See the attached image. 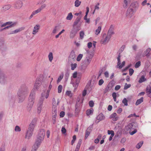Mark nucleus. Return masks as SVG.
<instances>
[{
    "label": "nucleus",
    "instance_id": "46",
    "mask_svg": "<svg viewBox=\"0 0 151 151\" xmlns=\"http://www.w3.org/2000/svg\"><path fill=\"white\" fill-rule=\"evenodd\" d=\"M127 102L128 101L127 99L125 98H124L122 101V103L124 104L125 106H127L128 105Z\"/></svg>",
    "mask_w": 151,
    "mask_h": 151
},
{
    "label": "nucleus",
    "instance_id": "48",
    "mask_svg": "<svg viewBox=\"0 0 151 151\" xmlns=\"http://www.w3.org/2000/svg\"><path fill=\"white\" fill-rule=\"evenodd\" d=\"M84 33L83 31H81L80 32V36L81 39H82L84 37Z\"/></svg>",
    "mask_w": 151,
    "mask_h": 151
},
{
    "label": "nucleus",
    "instance_id": "1",
    "mask_svg": "<svg viewBox=\"0 0 151 151\" xmlns=\"http://www.w3.org/2000/svg\"><path fill=\"white\" fill-rule=\"evenodd\" d=\"M41 85V81L39 79H37L34 85V87L31 91L28 99L27 109L29 111L31 110L35 102V92L39 89Z\"/></svg>",
    "mask_w": 151,
    "mask_h": 151
},
{
    "label": "nucleus",
    "instance_id": "59",
    "mask_svg": "<svg viewBox=\"0 0 151 151\" xmlns=\"http://www.w3.org/2000/svg\"><path fill=\"white\" fill-rule=\"evenodd\" d=\"M99 3H98L95 6V9L93 12V14L95 12V10L96 9L99 10Z\"/></svg>",
    "mask_w": 151,
    "mask_h": 151
},
{
    "label": "nucleus",
    "instance_id": "32",
    "mask_svg": "<svg viewBox=\"0 0 151 151\" xmlns=\"http://www.w3.org/2000/svg\"><path fill=\"white\" fill-rule=\"evenodd\" d=\"M143 97H141L140 99L137 100L135 103V105L137 106L141 104L143 101Z\"/></svg>",
    "mask_w": 151,
    "mask_h": 151
},
{
    "label": "nucleus",
    "instance_id": "15",
    "mask_svg": "<svg viewBox=\"0 0 151 151\" xmlns=\"http://www.w3.org/2000/svg\"><path fill=\"white\" fill-rule=\"evenodd\" d=\"M23 6V3L21 1H17L14 4V7L16 9H19L21 8Z\"/></svg>",
    "mask_w": 151,
    "mask_h": 151
},
{
    "label": "nucleus",
    "instance_id": "25",
    "mask_svg": "<svg viewBox=\"0 0 151 151\" xmlns=\"http://www.w3.org/2000/svg\"><path fill=\"white\" fill-rule=\"evenodd\" d=\"M134 123H133L129 124L126 127V128L127 131H131L132 129H134L133 128Z\"/></svg>",
    "mask_w": 151,
    "mask_h": 151
},
{
    "label": "nucleus",
    "instance_id": "31",
    "mask_svg": "<svg viewBox=\"0 0 151 151\" xmlns=\"http://www.w3.org/2000/svg\"><path fill=\"white\" fill-rule=\"evenodd\" d=\"M11 7V6L10 4H7L3 6L2 7L3 10L5 11L10 9Z\"/></svg>",
    "mask_w": 151,
    "mask_h": 151
},
{
    "label": "nucleus",
    "instance_id": "50",
    "mask_svg": "<svg viewBox=\"0 0 151 151\" xmlns=\"http://www.w3.org/2000/svg\"><path fill=\"white\" fill-rule=\"evenodd\" d=\"M83 55L81 54H80L78 56V57L77 58V60L78 61H80Z\"/></svg>",
    "mask_w": 151,
    "mask_h": 151
},
{
    "label": "nucleus",
    "instance_id": "62",
    "mask_svg": "<svg viewBox=\"0 0 151 151\" xmlns=\"http://www.w3.org/2000/svg\"><path fill=\"white\" fill-rule=\"evenodd\" d=\"M137 130L136 129H134V131H132V132H131L130 131H129V134L130 135H133L135 133H136L137 132Z\"/></svg>",
    "mask_w": 151,
    "mask_h": 151
},
{
    "label": "nucleus",
    "instance_id": "61",
    "mask_svg": "<svg viewBox=\"0 0 151 151\" xmlns=\"http://www.w3.org/2000/svg\"><path fill=\"white\" fill-rule=\"evenodd\" d=\"M50 89H48L47 91H45V92L47 93V95L46 96V99L48 98V97L49 96V93H50Z\"/></svg>",
    "mask_w": 151,
    "mask_h": 151
},
{
    "label": "nucleus",
    "instance_id": "34",
    "mask_svg": "<svg viewBox=\"0 0 151 151\" xmlns=\"http://www.w3.org/2000/svg\"><path fill=\"white\" fill-rule=\"evenodd\" d=\"M131 0H124V4L123 5V7H127L128 4H129L131 1Z\"/></svg>",
    "mask_w": 151,
    "mask_h": 151
},
{
    "label": "nucleus",
    "instance_id": "20",
    "mask_svg": "<svg viewBox=\"0 0 151 151\" xmlns=\"http://www.w3.org/2000/svg\"><path fill=\"white\" fill-rule=\"evenodd\" d=\"M76 59V55L75 52L72 51H71L69 57V61L70 62V60H74Z\"/></svg>",
    "mask_w": 151,
    "mask_h": 151
},
{
    "label": "nucleus",
    "instance_id": "8",
    "mask_svg": "<svg viewBox=\"0 0 151 151\" xmlns=\"http://www.w3.org/2000/svg\"><path fill=\"white\" fill-rule=\"evenodd\" d=\"M120 57V53H119L117 58L118 62L117 63V66H116L117 68H118L120 69L122 68L123 67H124L125 63V61H124L122 62V64H121Z\"/></svg>",
    "mask_w": 151,
    "mask_h": 151
},
{
    "label": "nucleus",
    "instance_id": "41",
    "mask_svg": "<svg viewBox=\"0 0 151 151\" xmlns=\"http://www.w3.org/2000/svg\"><path fill=\"white\" fill-rule=\"evenodd\" d=\"M81 142H82V139H79L78 142L77 143V145H76V149H78L79 150V148L80 147V146L81 145Z\"/></svg>",
    "mask_w": 151,
    "mask_h": 151
},
{
    "label": "nucleus",
    "instance_id": "56",
    "mask_svg": "<svg viewBox=\"0 0 151 151\" xmlns=\"http://www.w3.org/2000/svg\"><path fill=\"white\" fill-rule=\"evenodd\" d=\"M108 134H111V135L114 136V134L113 131V130H109L108 131Z\"/></svg>",
    "mask_w": 151,
    "mask_h": 151
},
{
    "label": "nucleus",
    "instance_id": "55",
    "mask_svg": "<svg viewBox=\"0 0 151 151\" xmlns=\"http://www.w3.org/2000/svg\"><path fill=\"white\" fill-rule=\"evenodd\" d=\"M131 85L130 84H127V83H126L125 84L124 89L126 90L128 88L130 87Z\"/></svg>",
    "mask_w": 151,
    "mask_h": 151
},
{
    "label": "nucleus",
    "instance_id": "30",
    "mask_svg": "<svg viewBox=\"0 0 151 151\" xmlns=\"http://www.w3.org/2000/svg\"><path fill=\"white\" fill-rule=\"evenodd\" d=\"M9 101L12 103H14L15 100V96L14 95H12L9 97Z\"/></svg>",
    "mask_w": 151,
    "mask_h": 151
},
{
    "label": "nucleus",
    "instance_id": "51",
    "mask_svg": "<svg viewBox=\"0 0 151 151\" xmlns=\"http://www.w3.org/2000/svg\"><path fill=\"white\" fill-rule=\"evenodd\" d=\"M58 30V27L57 26H55L52 32V33L55 34L56 33L57 31Z\"/></svg>",
    "mask_w": 151,
    "mask_h": 151
},
{
    "label": "nucleus",
    "instance_id": "36",
    "mask_svg": "<svg viewBox=\"0 0 151 151\" xmlns=\"http://www.w3.org/2000/svg\"><path fill=\"white\" fill-rule=\"evenodd\" d=\"M48 57L50 62H52L53 59V55L52 52H50L48 55Z\"/></svg>",
    "mask_w": 151,
    "mask_h": 151
},
{
    "label": "nucleus",
    "instance_id": "44",
    "mask_svg": "<svg viewBox=\"0 0 151 151\" xmlns=\"http://www.w3.org/2000/svg\"><path fill=\"white\" fill-rule=\"evenodd\" d=\"M86 15H85V16L84 17V20H85L86 19H87V16L88 14V13L89 12V7H87L86 8Z\"/></svg>",
    "mask_w": 151,
    "mask_h": 151
},
{
    "label": "nucleus",
    "instance_id": "63",
    "mask_svg": "<svg viewBox=\"0 0 151 151\" xmlns=\"http://www.w3.org/2000/svg\"><path fill=\"white\" fill-rule=\"evenodd\" d=\"M94 102L92 101H89V106L91 107H93L94 106Z\"/></svg>",
    "mask_w": 151,
    "mask_h": 151
},
{
    "label": "nucleus",
    "instance_id": "14",
    "mask_svg": "<svg viewBox=\"0 0 151 151\" xmlns=\"http://www.w3.org/2000/svg\"><path fill=\"white\" fill-rule=\"evenodd\" d=\"M43 101L39 100L37 104V110L38 114H40L42 110Z\"/></svg>",
    "mask_w": 151,
    "mask_h": 151
},
{
    "label": "nucleus",
    "instance_id": "27",
    "mask_svg": "<svg viewBox=\"0 0 151 151\" xmlns=\"http://www.w3.org/2000/svg\"><path fill=\"white\" fill-rule=\"evenodd\" d=\"M47 95V93L45 92V91H43L41 94V96L40 97V100L44 101L45 99V98H46V96Z\"/></svg>",
    "mask_w": 151,
    "mask_h": 151
},
{
    "label": "nucleus",
    "instance_id": "26",
    "mask_svg": "<svg viewBox=\"0 0 151 151\" xmlns=\"http://www.w3.org/2000/svg\"><path fill=\"white\" fill-rule=\"evenodd\" d=\"M146 93L148 96L151 98V88L150 86H148L146 88Z\"/></svg>",
    "mask_w": 151,
    "mask_h": 151
},
{
    "label": "nucleus",
    "instance_id": "16",
    "mask_svg": "<svg viewBox=\"0 0 151 151\" xmlns=\"http://www.w3.org/2000/svg\"><path fill=\"white\" fill-rule=\"evenodd\" d=\"M81 17L82 16H79L76 18V20H75V21L74 22L73 26V27H76L79 24H80L81 25V24H78L80 22V20L81 19Z\"/></svg>",
    "mask_w": 151,
    "mask_h": 151
},
{
    "label": "nucleus",
    "instance_id": "35",
    "mask_svg": "<svg viewBox=\"0 0 151 151\" xmlns=\"http://www.w3.org/2000/svg\"><path fill=\"white\" fill-rule=\"evenodd\" d=\"M93 109L92 108H91L90 109H88L86 111V114L88 116L92 115L93 113Z\"/></svg>",
    "mask_w": 151,
    "mask_h": 151
},
{
    "label": "nucleus",
    "instance_id": "29",
    "mask_svg": "<svg viewBox=\"0 0 151 151\" xmlns=\"http://www.w3.org/2000/svg\"><path fill=\"white\" fill-rule=\"evenodd\" d=\"M96 118L97 120L99 121H101L105 119V117L102 113H100L97 116Z\"/></svg>",
    "mask_w": 151,
    "mask_h": 151
},
{
    "label": "nucleus",
    "instance_id": "52",
    "mask_svg": "<svg viewBox=\"0 0 151 151\" xmlns=\"http://www.w3.org/2000/svg\"><path fill=\"white\" fill-rule=\"evenodd\" d=\"M63 75H61L58 77L57 80V83H59L63 78Z\"/></svg>",
    "mask_w": 151,
    "mask_h": 151
},
{
    "label": "nucleus",
    "instance_id": "2",
    "mask_svg": "<svg viewBox=\"0 0 151 151\" xmlns=\"http://www.w3.org/2000/svg\"><path fill=\"white\" fill-rule=\"evenodd\" d=\"M29 92L27 86L25 84L22 85L19 88L17 93L19 102H22L24 100Z\"/></svg>",
    "mask_w": 151,
    "mask_h": 151
},
{
    "label": "nucleus",
    "instance_id": "21",
    "mask_svg": "<svg viewBox=\"0 0 151 151\" xmlns=\"http://www.w3.org/2000/svg\"><path fill=\"white\" fill-rule=\"evenodd\" d=\"M33 132V131L28 129L25 137V138L28 139H29L32 136Z\"/></svg>",
    "mask_w": 151,
    "mask_h": 151
},
{
    "label": "nucleus",
    "instance_id": "57",
    "mask_svg": "<svg viewBox=\"0 0 151 151\" xmlns=\"http://www.w3.org/2000/svg\"><path fill=\"white\" fill-rule=\"evenodd\" d=\"M91 132L89 131H88V130H86V134H85V138L86 139L88 137V136H89V134H90V133Z\"/></svg>",
    "mask_w": 151,
    "mask_h": 151
},
{
    "label": "nucleus",
    "instance_id": "49",
    "mask_svg": "<svg viewBox=\"0 0 151 151\" xmlns=\"http://www.w3.org/2000/svg\"><path fill=\"white\" fill-rule=\"evenodd\" d=\"M62 89V86L61 85H59L58 87V92L60 93L61 92Z\"/></svg>",
    "mask_w": 151,
    "mask_h": 151
},
{
    "label": "nucleus",
    "instance_id": "58",
    "mask_svg": "<svg viewBox=\"0 0 151 151\" xmlns=\"http://www.w3.org/2000/svg\"><path fill=\"white\" fill-rule=\"evenodd\" d=\"M47 5L46 4H42V5L39 8L42 11L43 9L46 7Z\"/></svg>",
    "mask_w": 151,
    "mask_h": 151
},
{
    "label": "nucleus",
    "instance_id": "18",
    "mask_svg": "<svg viewBox=\"0 0 151 151\" xmlns=\"http://www.w3.org/2000/svg\"><path fill=\"white\" fill-rule=\"evenodd\" d=\"M113 87V86L112 83L111 82H110L107 85L106 88L105 89L104 91V93L105 94L109 92L111 89Z\"/></svg>",
    "mask_w": 151,
    "mask_h": 151
},
{
    "label": "nucleus",
    "instance_id": "19",
    "mask_svg": "<svg viewBox=\"0 0 151 151\" xmlns=\"http://www.w3.org/2000/svg\"><path fill=\"white\" fill-rule=\"evenodd\" d=\"M25 28L24 27H22L18 29H17L11 31L9 33V34H13L17 33L22 30H24Z\"/></svg>",
    "mask_w": 151,
    "mask_h": 151
},
{
    "label": "nucleus",
    "instance_id": "12",
    "mask_svg": "<svg viewBox=\"0 0 151 151\" xmlns=\"http://www.w3.org/2000/svg\"><path fill=\"white\" fill-rule=\"evenodd\" d=\"M87 56V57H86L85 60V63L86 66L88 65L90 63L93 55H92L90 54L89 53H88Z\"/></svg>",
    "mask_w": 151,
    "mask_h": 151
},
{
    "label": "nucleus",
    "instance_id": "24",
    "mask_svg": "<svg viewBox=\"0 0 151 151\" xmlns=\"http://www.w3.org/2000/svg\"><path fill=\"white\" fill-rule=\"evenodd\" d=\"M116 114L115 113H114L112 114L110 116V119H112V120L114 121H116L118 120V117L116 116Z\"/></svg>",
    "mask_w": 151,
    "mask_h": 151
},
{
    "label": "nucleus",
    "instance_id": "37",
    "mask_svg": "<svg viewBox=\"0 0 151 151\" xmlns=\"http://www.w3.org/2000/svg\"><path fill=\"white\" fill-rule=\"evenodd\" d=\"M73 17V15L72 13L70 12L68 13L66 17V19L68 20H71Z\"/></svg>",
    "mask_w": 151,
    "mask_h": 151
},
{
    "label": "nucleus",
    "instance_id": "28",
    "mask_svg": "<svg viewBox=\"0 0 151 151\" xmlns=\"http://www.w3.org/2000/svg\"><path fill=\"white\" fill-rule=\"evenodd\" d=\"M40 144H37L35 143V144L33 145L32 149L31 151H36L37 149L40 145Z\"/></svg>",
    "mask_w": 151,
    "mask_h": 151
},
{
    "label": "nucleus",
    "instance_id": "38",
    "mask_svg": "<svg viewBox=\"0 0 151 151\" xmlns=\"http://www.w3.org/2000/svg\"><path fill=\"white\" fill-rule=\"evenodd\" d=\"M146 80V79L145 78L144 75L142 76L140 78L139 80V83H142Z\"/></svg>",
    "mask_w": 151,
    "mask_h": 151
},
{
    "label": "nucleus",
    "instance_id": "54",
    "mask_svg": "<svg viewBox=\"0 0 151 151\" xmlns=\"http://www.w3.org/2000/svg\"><path fill=\"white\" fill-rule=\"evenodd\" d=\"M14 130L16 132H20L21 129L18 126H16Z\"/></svg>",
    "mask_w": 151,
    "mask_h": 151
},
{
    "label": "nucleus",
    "instance_id": "42",
    "mask_svg": "<svg viewBox=\"0 0 151 151\" xmlns=\"http://www.w3.org/2000/svg\"><path fill=\"white\" fill-rule=\"evenodd\" d=\"M77 65V64L76 63L71 64L70 66L71 70H74V69L76 68Z\"/></svg>",
    "mask_w": 151,
    "mask_h": 151
},
{
    "label": "nucleus",
    "instance_id": "4",
    "mask_svg": "<svg viewBox=\"0 0 151 151\" xmlns=\"http://www.w3.org/2000/svg\"><path fill=\"white\" fill-rule=\"evenodd\" d=\"M45 134V132L44 129L40 130L37 136L35 143L40 145L44 139Z\"/></svg>",
    "mask_w": 151,
    "mask_h": 151
},
{
    "label": "nucleus",
    "instance_id": "9",
    "mask_svg": "<svg viewBox=\"0 0 151 151\" xmlns=\"http://www.w3.org/2000/svg\"><path fill=\"white\" fill-rule=\"evenodd\" d=\"M57 117V110L55 108H52V122L53 124H55L56 123V120Z\"/></svg>",
    "mask_w": 151,
    "mask_h": 151
},
{
    "label": "nucleus",
    "instance_id": "11",
    "mask_svg": "<svg viewBox=\"0 0 151 151\" xmlns=\"http://www.w3.org/2000/svg\"><path fill=\"white\" fill-rule=\"evenodd\" d=\"M36 119H33L29 124L28 129L33 131L36 124Z\"/></svg>",
    "mask_w": 151,
    "mask_h": 151
},
{
    "label": "nucleus",
    "instance_id": "40",
    "mask_svg": "<svg viewBox=\"0 0 151 151\" xmlns=\"http://www.w3.org/2000/svg\"><path fill=\"white\" fill-rule=\"evenodd\" d=\"M81 1L79 0H76L75 2V6L76 7H78L81 4Z\"/></svg>",
    "mask_w": 151,
    "mask_h": 151
},
{
    "label": "nucleus",
    "instance_id": "7",
    "mask_svg": "<svg viewBox=\"0 0 151 151\" xmlns=\"http://www.w3.org/2000/svg\"><path fill=\"white\" fill-rule=\"evenodd\" d=\"M110 38L108 35H106V34H104L101 41V43L102 44H106L109 41Z\"/></svg>",
    "mask_w": 151,
    "mask_h": 151
},
{
    "label": "nucleus",
    "instance_id": "45",
    "mask_svg": "<svg viewBox=\"0 0 151 151\" xmlns=\"http://www.w3.org/2000/svg\"><path fill=\"white\" fill-rule=\"evenodd\" d=\"M101 30V26L99 27L98 29L96 30L95 34L97 35L99 34L100 33Z\"/></svg>",
    "mask_w": 151,
    "mask_h": 151
},
{
    "label": "nucleus",
    "instance_id": "17",
    "mask_svg": "<svg viewBox=\"0 0 151 151\" xmlns=\"http://www.w3.org/2000/svg\"><path fill=\"white\" fill-rule=\"evenodd\" d=\"M114 27L112 25H111L108 31L107 35L109 37L111 38V35H114Z\"/></svg>",
    "mask_w": 151,
    "mask_h": 151
},
{
    "label": "nucleus",
    "instance_id": "3",
    "mask_svg": "<svg viewBox=\"0 0 151 151\" xmlns=\"http://www.w3.org/2000/svg\"><path fill=\"white\" fill-rule=\"evenodd\" d=\"M45 134V132L44 129L40 130L37 136L35 143L40 145L44 139Z\"/></svg>",
    "mask_w": 151,
    "mask_h": 151
},
{
    "label": "nucleus",
    "instance_id": "13",
    "mask_svg": "<svg viewBox=\"0 0 151 151\" xmlns=\"http://www.w3.org/2000/svg\"><path fill=\"white\" fill-rule=\"evenodd\" d=\"M40 29V25L39 24L35 25L34 27L32 33L34 35H36L39 32Z\"/></svg>",
    "mask_w": 151,
    "mask_h": 151
},
{
    "label": "nucleus",
    "instance_id": "5",
    "mask_svg": "<svg viewBox=\"0 0 151 151\" xmlns=\"http://www.w3.org/2000/svg\"><path fill=\"white\" fill-rule=\"evenodd\" d=\"M81 29V25H78L76 27H73L71 29L70 34V37L73 38L76 36L77 32Z\"/></svg>",
    "mask_w": 151,
    "mask_h": 151
},
{
    "label": "nucleus",
    "instance_id": "60",
    "mask_svg": "<svg viewBox=\"0 0 151 151\" xmlns=\"http://www.w3.org/2000/svg\"><path fill=\"white\" fill-rule=\"evenodd\" d=\"M37 14L36 13V12L35 11H34L30 16L29 17V19H31L33 16L34 15H35V14Z\"/></svg>",
    "mask_w": 151,
    "mask_h": 151
},
{
    "label": "nucleus",
    "instance_id": "23",
    "mask_svg": "<svg viewBox=\"0 0 151 151\" xmlns=\"http://www.w3.org/2000/svg\"><path fill=\"white\" fill-rule=\"evenodd\" d=\"M130 6L135 9H137L139 7V3L137 1L133 2L131 3Z\"/></svg>",
    "mask_w": 151,
    "mask_h": 151
},
{
    "label": "nucleus",
    "instance_id": "47",
    "mask_svg": "<svg viewBox=\"0 0 151 151\" xmlns=\"http://www.w3.org/2000/svg\"><path fill=\"white\" fill-rule=\"evenodd\" d=\"M66 95L70 97L72 96V93L70 91H66Z\"/></svg>",
    "mask_w": 151,
    "mask_h": 151
},
{
    "label": "nucleus",
    "instance_id": "64",
    "mask_svg": "<svg viewBox=\"0 0 151 151\" xmlns=\"http://www.w3.org/2000/svg\"><path fill=\"white\" fill-rule=\"evenodd\" d=\"M129 70V75L130 76H131L134 73V70L132 68H130Z\"/></svg>",
    "mask_w": 151,
    "mask_h": 151
},
{
    "label": "nucleus",
    "instance_id": "43",
    "mask_svg": "<svg viewBox=\"0 0 151 151\" xmlns=\"http://www.w3.org/2000/svg\"><path fill=\"white\" fill-rule=\"evenodd\" d=\"M143 142V141H141L136 146V147L138 149L140 148L142 145Z\"/></svg>",
    "mask_w": 151,
    "mask_h": 151
},
{
    "label": "nucleus",
    "instance_id": "6",
    "mask_svg": "<svg viewBox=\"0 0 151 151\" xmlns=\"http://www.w3.org/2000/svg\"><path fill=\"white\" fill-rule=\"evenodd\" d=\"M135 10H133L132 8H129L127 10L126 13V17L127 18H130L133 15Z\"/></svg>",
    "mask_w": 151,
    "mask_h": 151
},
{
    "label": "nucleus",
    "instance_id": "10",
    "mask_svg": "<svg viewBox=\"0 0 151 151\" xmlns=\"http://www.w3.org/2000/svg\"><path fill=\"white\" fill-rule=\"evenodd\" d=\"M6 77L4 73L0 69V83L3 84L6 81Z\"/></svg>",
    "mask_w": 151,
    "mask_h": 151
},
{
    "label": "nucleus",
    "instance_id": "53",
    "mask_svg": "<svg viewBox=\"0 0 151 151\" xmlns=\"http://www.w3.org/2000/svg\"><path fill=\"white\" fill-rule=\"evenodd\" d=\"M141 65V63L140 61H139L137 62L135 65V67L136 68L139 67Z\"/></svg>",
    "mask_w": 151,
    "mask_h": 151
},
{
    "label": "nucleus",
    "instance_id": "39",
    "mask_svg": "<svg viewBox=\"0 0 151 151\" xmlns=\"http://www.w3.org/2000/svg\"><path fill=\"white\" fill-rule=\"evenodd\" d=\"M12 23V22H8L2 24L0 22V27L1 28V27H5L7 25H8L9 24H11Z\"/></svg>",
    "mask_w": 151,
    "mask_h": 151
},
{
    "label": "nucleus",
    "instance_id": "33",
    "mask_svg": "<svg viewBox=\"0 0 151 151\" xmlns=\"http://www.w3.org/2000/svg\"><path fill=\"white\" fill-rule=\"evenodd\" d=\"M151 50V49L149 48L146 50L144 52L145 55L147 57H148L150 55V52Z\"/></svg>",
    "mask_w": 151,
    "mask_h": 151
},
{
    "label": "nucleus",
    "instance_id": "22",
    "mask_svg": "<svg viewBox=\"0 0 151 151\" xmlns=\"http://www.w3.org/2000/svg\"><path fill=\"white\" fill-rule=\"evenodd\" d=\"M17 24V23L16 22H12V23L11 24H9L8 25H9V26H7L4 28L2 29H2V31H3L4 30H5L6 29H9V28L13 27L15 26Z\"/></svg>",
    "mask_w": 151,
    "mask_h": 151
}]
</instances>
